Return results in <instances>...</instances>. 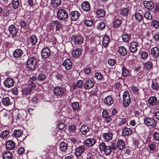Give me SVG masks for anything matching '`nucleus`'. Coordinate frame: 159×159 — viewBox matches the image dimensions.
I'll list each match as a JSON object with an SVG mask.
<instances>
[{
    "mask_svg": "<svg viewBox=\"0 0 159 159\" xmlns=\"http://www.w3.org/2000/svg\"><path fill=\"white\" fill-rule=\"evenodd\" d=\"M25 152V149L24 148L21 147L19 148L18 150V153L19 154H23Z\"/></svg>",
    "mask_w": 159,
    "mask_h": 159,
    "instance_id": "nucleus-60",
    "label": "nucleus"
},
{
    "mask_svg": "<svg viewBox=\"0 0 159 159\" xmlns=\"http://www.w3.org/2000/svg\"><path fill=\"white\" fill-rule=\"evenodd\" d=\"M102 136L103 139L106 141H109L112 139L113 134L111 132L103 133Z\"/></svg>",
    "mask_w": 159,
    "mask_h": 159,
    "instance_id": "nucleus-17",
    "label": "nucleus"
},
{
    "mask_svg": "<svg viewBox=\"0 0 159 159\" xmlns=\"http://www.w3.org/2000/svg\"><path fill=\"white\" fill-rule=\"evenodd\" d=\"M67 144L64 142H62L60 143V148L61 151L65 152L67 150Z\"/></svg>",
    "mask_w": 159,
    "mask_h": 159,
    "instance_id": "nucleus-38",
    "label": "nucleus"
},
{
    "mask_svg": "<svg viewBox=\"0 0 159 159\" xmlns=\"http://www.w3.org/2000/svg\"><path fill=\"white\" fill-rule=\"evenodd\" d=\"M36 60L34 57L29 58L27 61L26 67L28 70H34L35 68Z\"/></svg>",
    "mask_w": 159,
    "mask_h": 159,
    "instance_id": "nucleus-1",
    "label": "nucleus"
},
{
    "mask_svg": "<svg viewBox=\"0 0 159 159\" xmlns=\"http://www.w3.org/2000/svg\"><path fill=\"white\" fill-rule=\"evenodd\" d=\"M23 51L20 49H16L14 52L13 55L15 58H18L21 57L23 54Z\"/></svg>",
    "mask_w": 159,
    "mask_h": 159,
    "instance_id": "nucleus-28",
    "label": "nucleus"
},
{
    "mask_svg": "<svg viewBox=\"0 0 159 159\" xmlns=\"http://www.w3.org/2000/svg\"><path fill=\"white\" fill-rule=\"evenodd\" d=\"M131 90L135 94H137L138 93L139 91V89L138 87H136L133 86L131 88Z\"/></svg>",
    "mask_w": 159,
    "mask_h": 159,
    "instance_id": "nucleus-59",
    "label": "nucleus"
},
{
    "mask_svg": "<svg viewBox=\"0 0 159 159\" xmlns=\"http://www.w3.org/2000/svg\"><path fill=\"white\" fill-rule=\"evenodd\" d=\"M38 39L35 35H32L30 39V41L32 45H34L37 42Z\"/></svg>",
    "mask_w": 159,
    "mask_h": 159,
    "instance_id": "nucleus-36",
    "label": "nucleus"
},
{
    "mask_svg": "<svg viewBox=\"0 0 159 159\" xmlns=\"http://www.w3.org/2000/svg\"><path fill=\"white\" fill-rule=\"evenodd\" d=\"M89 130V128L86 125H83L80 129V131L82 134L85 135Z\"/></svg>",
    "mask_w": 159,
    "mask_h": 159,
    "instance_id": "nucleus-26",
    "label": "nucleus"
},
{
    "mask_svg": "<svg viewBox=\"0 0 159 159\" xmlns=\"http://www.w3.org/2000/svg\"><path fill=\"white\" fill-rule=\"evenodd\" d=\"M108 116V112L106 110H104L102 111V116L103 118L107 117Z\"/></svg>",
    "mask_w": 159,
    "mask_h": 159,
    "instance_id": "nucleus-63",
    "label": "nucleus"
},
{
    "mask_svg": "<svg viewBox=\"0 0 159 159\" xmlns=\"http://www.w3.org/2000/svg\"><path fill=\"white\" fill-rule=\"evenodd\" d=\"M3 159H12V155L9 152H4L3 154Z\"/></svg>",
    "mask_w": 159,
    "mask_h": 159,
    "instance_id": "nucleus-34",
    "label": "nucleus"
},
{
    "mask_svg": "<svg viewBox=\"0 0 159 159\" xmlns=\"http://www.w3.org/2000/svg\"><path fill=\"white\" fill-rule=\"evenodd\" d=\"M105 27V23L103 22H101L99 23L97 26V28L99 29H102Z\"/></svg>",
    "mask_w": 159,
    "mask_h": 159,
    "instance_id": "nucleus-53",
    "label": "nucleus"
},
{
    "mask_svg": "<svg viewBox=\"0 0 159 159\" xmlns=\"http://www.w3.org/2000/svg\"><path fill=\"white\" fill-rule=\"evenodd\" d=\"M132 132L131 129L125 127L123 129L122 134L123 135L127 136L130 135L132 134Z\"/></svg>",
    "mask_w": 159,
    "mask_h": 159,
    "instance_id": "nucleus-24",
    "label": "nucleus"
},
{
    "mask_svg": "<svg viewBox=\"0 0 159 159\" xmlns=\"http://www.w3.org/2000/svg\"><path fill=\"white\" fill-rule=\"evenodd\" d=\"M145 124L148 126H152V127H155L156 126L157 123L155 122V120L150 118H146L144 120Z\"/></svg>",
    "mask_w": 159,
    "mask_h": 159,
    "instance_id": "nucleus-7",
    "label": "nucleus"
},
{
    "mask_svg": "<svg viewBox=\"0 0 159 159\" xmlns=\"http://www.w3.org/2000/svg\"><path fill=\"white\" fill-rule=\"evenodd\" d=\"M113 99L112 97L110 95H108L107 97L103 101L104 104L107 106H111L113 103Z\"/></svg>",
    "mask_w": 159,
    "mask_h": 159,
    "instance_id": "nucleus-10",
    "label": "nucleus"
},
{
    "mask_svg": "<svg viewBox=\"0 0 159 159\" xmlns=\"http://www.w3.org/2000/svg\"><path fill=\"white\" fill-rule=\"evenodd\" d=\"M5 86L6 87L10 88L12 87L14 84L13 80L10 78L7 79L4 82Z\"/></svg>",
    "mask_w": 159,
    "mask_h": 159,
    "instance_id": "nucleus-18",
    "label": "nucleus"
},
{
    "mask_svg": "<svg viewBox=\"0 0 159 159\" xmlns=\"http://www.w3.org/2000/svg\"><path fill=\"white\" fill-rule=\"evenodd\" d=\"M62 65L64 66L66 70L70 69L72 67V64L70 60L69 59H67L65 60Z\"/></svg>",
    "mask_w": 159,
    "mask_h": 159,
    "instance_id": "nucleus-12",
    "label": "nucleus"
},
{
    "mask_svg": "<svg viewBox=\"0 0 159 159\" xmlns=\"http://www.w3.org/2000/svg\"><path fill=\"white\" fill-rule=\"evenodd\" d=\"M6 146L8 150H12L15 148L16 144L12 140H8L6 143Z\"/></svg>",
    "mask_w": 159,
    "mask_h": 159,
    "instance_id": "nucleus-13",
    "label": "nucleus"
},
{
    "mask_svg": "<svg viewBox=\"0 0 159 159\" xmlns=\"http://www.w3.org/2000/svg\"><path fill=\"white\" fill-rule=\"evenodd\" d=\"M52 25L56 27V30L59 31L61 29V24L57 20H55L52 23Z\"/></svg>",
    "mask_w": 159,
    "mask_h": 159,
    "instance_id": "nucleus-39",
    "label": "nucleus"
},
{
    "mask_svg": "<svg viewBox=\"0 0 159 159\" xmlns=\"http://www.w3.org/2000/svg\"><path fill=\"white\" fill-rule=\"evenodd\" d=\"M22 131L20 130H15L14 131L13 134L16 137L18 138L21 137L22 138Z\"/></svg>",
    "mask_w": 159,
    "mask_h": 159,
    "instance_id": "nucleus-35",
    "label": "nucleus"
},
{
    "mask_svg": "<svg viewBox=\"0 0 159 159\" xmlns=\"http://www.w3.org/2000/svg\"><path fill=\"white\" fill-rule=\"evenodd\" d=\"M122 75L123 77H126L130 74L129 71L124 67L122 68Z\"/></svg>",
    "mask_w": 159,
    "mask_h": 159,
    "instance_id": "nucleus-41",
    "label": "nucleus"
},
{
    "mask_svg": "<svg viewBox=\"0 0 159 159\" xmlns=\"http://www.w3.org/2000/svg\"><path fill=\"white\" fill-rule=\"evenodd\" d=\"M66 91L65 89L62 87H55L53 89L54 94L56 96H61L63 95Z\"/></svg>",
    "mask_w": 159,
    "mask_h": 159,
    "instance_id": "nucleus-3",
    "label": "nucleus"
},
{
    "mask_svg": "<svg viewBox=\"0 0 159 159\" xmlns=\"http://www.w3.org/2000/svg\"><path fill=\"white\" fill-rule=\"evenodd\" d=\"M61 3V0H51V6L54 8L58 7Z\"/></svg>",
    "mask_w": 159,
    "mask_h": 159,
    "instance_id": "nucleus-27",
    "label": "nucleus"
},
{
    "mask_svg": "<svg viewBox=\"0 0 159 159\" xmlns=\"http://www.w3.org/2000/svg\"><path fill=\"white\" fill-rule=\"evenodd\" d=\"M27 115V112L25 111L19 112L16 116L17 121L19 122L24 121L26 118Z\"/></svg>",
    "mask_w": 159,
    "mask_h": 159,
    "instance_id": "nucleus-6",
    "label": "nucleus"
},
{
    "mask_svg": "<svg viewBox=\"0 0 159 159\" xmlns=\"http://www.w3.org/2000/svg\"><path fill=\"white\" fill-rule=\"evenodd\" d=\"M121 24V21L119 19L115 20L113 23L114 26L115 27H118Z\"/></svg>",
    "mask_w": 159,
    "mask_h": 159,
    "instance_id": "nucleus-50",
    "label": "nucleus"
},
{
    "mask_svg": "<svg viewBox=\"0 0 159 159\" xmlns=\"http://www.w3.org/2000/svg\"><path fill=\"white\" fill-rule=\"evenodd\" d=\"M108 61V64L111 66H113L116 63V61L114 59H109Z\"/></svg>",
    "mask_w": 159,
    "mask_h": 159,
    "instance_id": "nucleus-58",
    "label": "nucleus"
},
{
    "mask_svg": "<svg viewBox=\"0 0 159 159\" xmlns=\"http://www.w3.org/2000/svg\"><path fill=\"white\" fill-rule=\"evenodd\" d=\"M139 44L135 42H133L131 43L130 50L132 53L136 52L138 50L137 47H139Z\"/></svg>",
    "mask_w": 159,
    "mask_h": 159,
    "instance_id": "nucleus-15",
    "label": "nucleus"
},
{
    "mask_svg": "<svg viewBox=\"0 0 159 159\" xmlns=\"http://www.w3.org/2000/svg\"><path fill=\"white\" fill-rule=\"evenodd\" d=\"M81 7L84 11H89L90 9L89 3L87 2H84L82 4Z\"/></svg>",
    "mask_w": 159,
    "mask_h": 159,
    "instance_id": "nucleus-25",
    "label": "nucleus"
},
{
    "mask_svg": "<svg viewBox=\"0 0 159 159\" xmlns=\"http://www.w3.org/2000/svg\"><path fill=\"white\" fill-rule=\"evenodd\" d=\"M152 66V63L150 61L146 62L144 65V68L147 69H149Z\"/></svg>",
    "mask_w": 159,
    "mask_h": 159,
    "instance_id": "nucleus-47",
    "label": "nucleus"
},
{
    "mask_svg": "<svg viewBox=\"0 0 159 159\" xmlns=\"http://www.w3.org/2000/svg\"><path fill=\"white\" fill-rule=\"evenodd\" d=\"M19 2L18 0H13L12 2V6L14 9L17 8L19 5Z\"/></svg>",
    "mask_w": 159,
    "mask_h": 159,
    "instance_id": "nucleus-48",
    "label": "nucleus"
},
{
    "mask_svg": "<svg viewBox=\"0 0 159 159\" xmlns=\"http://www.w3.org/2000/svg\"><path fill=\"white\" fill-rule=\"evenodd\" d=\"M107 146L104 142L101 143L99 145V148L101 151H103Z\"/></svg>",
    "mask_w": 159,
    "mask_h": 159,
    "instance_id": "nucleus-54",
    "label": "nucleus"
},
{
    "mask_svg": "<svg viewBox=\"0 0 159 159\" xmlns=\"http://www.w3.org/2000/svg\"><path fill=\"white\" fill-rule=\"evenodd\" d=\"M36 80V77L34 76H33L30 78V81L29 82L28 84H34V88H35V84L34 82Z\"/></svg>",
    "mask_w": 159,
    "mask_h": 159,
    "instance_id": "nucleus-55",
    "label": "nucleus"
},
{
    "mask_svg": "<svg viewBox=\"0 0 159 159\" xmlns=\"http://www.w3.org/2000/svg\"><path fill=\"white\" fill-rule=\"evenodd\" d=\"M152 87L154 90H158L159 89V86L157 82L153 81L152 82Z\"/></svg>",
    "mask_w": 159,
    "mask_h": 159,
    "instance_id": "nucleus-49",
    "label": "nucleus"
},
{
    "mask_svg": "<svg viewBox=\"0 0 159 159\" xmlns=\"http://www.w3.org/2000/svg\"><path fill=\"white\" fill-rule=\"evenodd\" d=\"M72 42L75 45H78L81 44L83 42V39L80 36L73 37Z\"/></svg>",
    "mask_w": 159,
    "mask_h": 159,
    "instance_id": "nucleus-8",
    "label": "nucleus"
},
{
    "mask_svg": "<svg viewBox=\"0 0 159 159\" xmlns=\"http://www.w3.org/2000/svg\"><path fill=\"white\" fill-rule=\"evenodd\" d=\"M118 52L120 54L125 56L127 54V51L124 46H120L119 48Z\"/></svg>",
    "mask_w": 159,
    "mask_h": 159,
    "instance_id": "nucleus-32",
    "label": "nucleus"
},
{
    "mask_svg": "<svg viewBox=\"0 0 159 159\" xmlns=\"http://www.w3.org/2000/svg\"><path fill=\"white\" fill-rule=\"evenodd\" d=\"M153 138L156 140H159V133L158 132L156 133L154 135Z\"/></svg>",
    "mask_w": 159,
    "mask_h": 159,
    "instance_id": "nucleus-64",
    "label": "nucleus"
},
{
    "mask_svg": "<svg viewBox=\"0 0 159 159\" xmlns=\"http://www.w3.org/2000/svg\"><path fill=\"white\" fill-rule=\"evenodd\" d=\"M111 148L110 146H107L103 151L106 155H108L111 154Z\"/></svg>",
    "mask_w": 159,
    "mask_h": 159,
    "instance_id": "nucleus-44",
    "label": "nucleus"
},
{
    "mask_svg": "<svg viewBox=\"0 0 159 159\" xmlns=\"http://www.w3.org/2000/svg\"><path fill=\"white\" fill-rule=\"evenodd\" d=\"M96 14L99 17H103L105 16V12L102 9H99L97 11Z\"/></svg>",
    "mask_w": 159,
    "mask_h": 159,
    "instance_id": "nucleus-37",
    "label": "nucleus"
},
{
    "mask_svg": "<svg viewBox=\"0 0 159 159\" xmlns=\"http://www.w3.org/2000/svg\"><path fill=\"white\" fill-rule=\"evenodd\" d=\"M51 54L50 50L48 48H44L42 51L41 55L43 58H48Z\"/></svg>",
    "mask_w": 159,
    "mask_h": 159,
    "instance_id": "nucleus-14",
    "label": "nucleus"
},
{
    "mask_svg": "<svg viewBox=\"0 0 159 159\" xmlns=\"http://www.w3.org/2000/svg\"><path fill=\"white\" fill-rule=\"evenodd\" d=\"M159 22L157 20H153L152 23V25L155 28H157L159 26Z\"/></svg>",
    "mask_w": 159,
    "mask_h": 159,
    "instance_id": "nucleus-56",
    "label": "nucleus"
},
{
    "mask_svg": "<svg viewBox=\"0 0 159 159\" xmlns=\"http://www.w3.org/2000/svg\"><path fill=\"white\" fill-rule=\"evenodd\" d=\"M156 147V146L155 144L152 143L150 144L148 147V148L150 150L153 151L154 150Z\"/></svg>",
    "mask_w": 159,
    "mask_h": 159,
    "instance_id": "nucleus-62",
    "label": "nucleus"
},
{
    "mask_svg": "<svg viewBox=\"0 0 159 159\" xmlns=\"http://www.w3.org/2000/svg\"><path fill=\"white\" fill-rule=\"evenodd\" d=\"M109 43V36L108 35H105L103 39L102 44L103 46L105 47L107 46Z\"/></svg>",
    "mask_w": 159,
    "mask_h": 159,
    "instance_id": "nucleus-33",
    "label": "nucleus"
},
{
    "mask_svg": "<svg viewBox=\"0 0 159 159\" xmlns=\"http://www.w3.org/2000/svg\"><path fill=\"white\" fill-rule=\"evenodd\" d=\"M134 16L136 20L138 21H140L141 20H142V16L139 12H137L136 13Z\"/></svg>",
    "mask_w": 159,
    "mask_h": 159,
    "instance_id": "nucleus-46",
    "label": "nucleus"
},
{
    "mask_svg": "<svg viewBox=\"0 0 159 159\" xmlns=\"http://www.w3.org/2000/svg\"><path fill=\"white\" fill-rule=\"evenodd\" d=\"M46 76L43 74H41L39 75L38 79V80L40 81H43L46 78Z\"/></svg>",
    "mask_w": 159,
    "mask_h": 159,
    "instance_id": "nucleus-57",
    "label": "nucleus"
},
{
    "mask_svg": "<svg viewBox=\"0 0 159 159\" xmlns=\"http://www.w3.org/2000/svg\"><path fill=\"white\" fill-rule=\"evenodd\" d=\"M86 148L85 145H81L75 151V155L77 157L80 156L84 152Z\"/></svg>",
    "mask_w": 159,
    "mask_h": 159,
    "instance_id": "nucleus-9",
    "label": "nucleus"
},
{
    "mask_svg": "<svg viewBox=\"0 0 159 159\" xmlns=\"http://www.w3.org/2000/svg\"><path fill=\"white\" fill-rule=\"evenodd\" d=\"M96 141L93 138L88 139L84 142V144L87 147H92L95 143Z\"/></svg>",
    "mask_w": 159,
    "mask_h": 159,
    "instance_id": "nucleus-11",
    "label": "nucleus"
},
{
    "mask_svg": "<svg viewBox=\"0 0 159 159\" xmlns=\"http://www.w3.org/2000/svg\"><path fill=\"white\" fill-rule=\"evenodd\" d=\"M82 53L81 48H78L74 49L72 52V55L75 58L78 57Z\"/></svg>",
    "mask_w": 159,
    "mask_h": 159,
    "instance_id": "nucleus-20",
    "label": "nucleus"
},
{
    "mask_svg": "<svg viewBox=\"0 0 159 159\" xmlns=\"http://www.w3.org/2000/svg\"><path fill=\"white\" fill-rule=\"evenodd\" d=\"M117 146L120 150L123 149L125 147L124 142L122 139H119L118 140Z\"/></svg>",
    "mask_w": 159,
    "mask_h": 159,
    "instance_id": "nucleus-30",
    "label": "nucleus"
},
{
    "mask_svg": "<svg viewBox=\"0 0 159 159\" xmlns=\"http://www.w3.org/2000/svg\"><path fill=\"white\" fill-rule=\"evenodd\" d=\"M157 101V98L154 96L150 97L148 100V103L149 105L154 106L155 105Z\"/></svg>",
    "mask_w": 159,
    "mask_h": 159,
    "instance_id": "nucleus-31",
    "label": "nucleus"
},
{
    "mask_svg": "<svg viewBox=\"0 0 159 159\" xmlns=\"http://www.w3.org/2000/svg\"><path fill=\"white\" fill-rule=\"evenodd\" d=\"M130 36L127 34H124L122 35V38L123 41L125 42H127L130 39Z\"/></svg>",
    "mask_w": 159,
    "mask_h": 159,
    "instance_id": "nucleus-45",
    "label": "nucleus"
},
{
    "mask_svg": "<svg viewBox=\"0 0 159 159\" xmlns=\"http://www.w3.org/2000/svg\"><path fill=\"white\" fill-rule=\"evenodd\" d=\"M57 16L60 19L64 20L67 17L68 14L65 10L61 9L57 11Z\"/></svg>",
    "mask_w": 159,
    "mask_h": 159,
    "instance_id": "nucleus-5",
    "label": "nucleus"
},
{
    "mask_svg": "<svg viewBox=\"0 0 159 159\" xmlns=\"http://www.w3.org/2000/svg\"><path fill=\"white\" fill-rule=\"evenodd\" d=\"M143 4L145 7L148 9L151 10L154 7V4L152 2L145 1Z\"/></svg>",
    "mask_w": 159,
    "mask_h": 159,
    "instance_id": "nucleus-22",
    "label": "nucleus"
},
{
    "mask_svg": "<svg viewBox=\"0 0 159 159\" xmlns=\"http://www.w3.org/2000/svg\"><path fill=\"white\" fill-rule=\"evenodd\" d=\"M8 29L10 33L13 36L16 35L18 32V29L13 25L9 26Z\"/></svg>",
    "mask_w": 159,
    "mask_h": 159,
    "instance_id": "nucleus-21",
    "label": "nucleus"
},
{
    "mask_svg": "<svg viewBox=\"0 0 159 159\" xmlns=\"http://www.w3.org/2000/svg\"><path fill=\"white\" fill-rule=\"evenodd\" d=\"M84 24L87 26H92L93 24V20L92 19L90 20H85L84 21Z\"/></svg>",
    "mask_w": 159,
    "mask_h": 159,
    "instance_id": "nucleus-51",
    "label": "nucleus"
},
{
    "mask_svg": "<svg viewBox=\"0 0 159 159\" xmlns=\"http://www.w3.org/2000/svg\"><path fill=\"white\" fill-rule=\"evenodd\" d=\"M151 56L153 57H157L159 55V49L157 47H154L151 50Z\"/></svg>",
    "mask_w": 159,
    "mask_h": 159,
    "instance_id": "nucleus-16",
    "label": "nucleus"
},
{
    "mask_svg": "<svg viewBox=\"0 0 159 159\" xmlns=\"http://www.w3.org/2000/svg\"><path fill=\"white\" fill-rule=\"evenodd\" d=\"M34 84H28V86L22 89V92L23 95H27L31 93V92L35 88H34Z\"/></svg>",
    "mask_w": 159,
    "mask_h": 159,
    "instance_id": "nucleus-4",
    "label": "nucleus"
},
{
    "mask_svg": "<svg viewBox=\"0 0 159 159\" xmlns=\"http://www.w3.org/2000/svg\"><path fill=\"white\" fill-rule=\"evenodd\" d=\"M123 103L125 107L129 106L130 102L131 100L129 96V94L127 91L125 92L123 95Z\"/></svg>",
    "mask_w": 159,
    "mask_h": 159,
    "instance_id": "nucleus-2",
    "label": "nucleus"
},
{
    "mask_svg": "<svg viewBox=\"0 0 159 159\" xmlns=\"http://www.w3.org/2000/svg\"><path fill=\"white\" fill-rule=\"evenodd\" d=\"M1 102L3 105L5 106H8L11 105L10 99L8 97L3 98Z\"/></svg>",
    "mask_w": 159,
    "mask_h": 159,
    "instance_id": "nucleus-29",
    "label": "nucleus"
},
{
    "mask_svg": "<svg viewBox=\"0 0 159 159\" xmlns=\"http://www.w3.org/2000/svg\"><path fill=\"white\" fill-rule=\"evenodd\" d=\"M144 17L147 19L150 20L152 19V16L149 12L147 11L144 14Z\"/></svg>",
    "mask_w": 159,
    "mask_h": 159,
    "instance_id": "nucleus-52",
    "label": "nucleus"
},
{
    "mask_svg": "<svg viewBox=\"0 0 159 159\" xmlns=\"http://www.w3.org/2000/svg\"><path fill=\"white\" fill-rule=\"evenodd\" d=\"M94 85V82L90 80H87L84 84V88L89 89L92 88Z\"/></svg>",
    "mask_w": 159,
    "mask_h": 159,
    "instance_id": "nucleus-19",
    "label": "nucleus"
},
{
    "mask_svg": "<svg viewBox=\"0 0 159 159\" xmlns=\"http://www.w3.org/2000/svg\"><path fill=\"white\" fill-rule=\"evenodd\" d=\"M65 126L66 125L63 123H59L58 124V128L60 130L63 129Z\"/></svg>",
    "mask_w": 159,
    "mask_h": 159,
    "instance_id": "nucleus-61",
    "label": "nucleus"
},
{
    "mask_svg": "<svg viewBox=\"0 0 159 159\" xmlns=\"http://www.w3.org/2000/svg\"><path fill=\"white\" fill-rule=\"evenodd\" d=\"M9 132V131L8 130L3 131L1 134V137L3 139L6 138L8 135Z\"/></svg>",
    "mask_w": 159,
    "mask_h": 159,
    "instance_id": "nucleus-43",
    "label": "nucleus"
},
{
    "mask_svg": "<svg viewBox=\"0 0 159 159\" xmlns=\"http://www.w3.org/2000/svg\"><path fill=\"white\" fill-rule=\"evenodd\" d=\"M71 105L72 108L74 111L78 110L79 108V103L77 102H73L72 103Z\"/></svg>",
    "mask_w": 159,
    "mask_h": 159,
    "instance_id": "nucleus-42",
    "label": "nucleus"
},
{
    "mask_svg": "<svg viewBox=\"0 0 159 159\" xmlns=\"http://www.w3.org/2000/svg\"><path fill=\"white\" fill-rule=\"evenodd\" d=\"M129 10L127 8H123L121 9L120 13L121 15L124 16H126L128 13Z\"/></svg>",
    "mask_w": 159,
    "mask_h": 159,
    "instance_id": "nucleus-40",
    "label": "nucleus"
},
{
    "mask_svg": "<svg viewBox=\"0 0 159 159\" xmlns=\"http://www.w3.org/2000/svg\"><path fill=\"white\" fill-rule=\"evenodd\" d=\"M80 13L77 11H75L71 12V19L73 21H76L79 18Z\"/></svg>",
    "mask_w": 159,
    "mask_h": 159,
    "instance_id": "nucleus-23",
    "label": "nucleus"
}]
</instances>
